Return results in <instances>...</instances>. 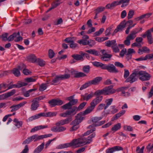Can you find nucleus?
Masks as SVG:
<instances>
[{"label": "nucleus", "mask_w": 153, "mask_h": 153, "mask_svg": "<svg viewBox=\"0 0 153 153\" xmlns=\"http://www.w3.org/2000/svg\"><path fill=\"white\" fill-rule=\"evenodd\" d=\"M134 14V11L132 10H130L128 13L127 18L128 19L132 18Z\"/></svg>", "instance_id": "43"}, {"label": "nucleus", "mask_w": 153, "mask_h": 153, "mask_svg": "<svg viewBox=\"0 0 153 153\" xmlns=\"http://www.w3.org/2000/svg\"><path fill=\"white\" fill-rule=\"evenodd\" d=\"M90 67L89 65H86L83 66L82 70L83 72L86 74L88 73L90 71Z\"/></svg>", "instance_id": "41"}, {"label": "nucleus", "mask_w": 153, "mask_h": 153, "mask_svg": "<svg viewBox=\"0 0 153 153\" xmlns=\"http://www.w3.org/2000/svg\"><path fill=\"white\" fill-rule=\"evenodd\" d=\"M72 57L77 60L83 61L84 60L82 56L79 54H74L72 55Z\"/></svg>", "instance_id": "34"}, {"label": "nucleus", "mask_w": 153, "mask_h": 153, "mask_svg": "<svg viewBox=\"0 0 153 153\" xmlns=\"http://www.w3.org/2000/svg\"><path fill=\"white\" fill-rule=\"evenodd\" d=\"M137 76H139V79L142 81H146L150 80L151 75L146 71H137Z\"/></svg>", "instance_id": "4"}, {"label": "nucleus", "mask_w": 153, "mask_h": 153, "mask_svg": "<svg viewBox=\"0 0 153 153\" xmlns=\"http://www.w3.org/2000/svg\"><path fill=\"white\" fill-rule=\"evenodd\" d=\"M57 113L56 112H47V117H51L56 116Z\"/></svg>", "instance_id": "57"}, {"label": "nucleus", "mask_w": 153, "mask_h": 153, "mask_svg": "<svg viewBox=\"0 0 153 153\" xmlns=\"http://www.w3.org/2000/svg\"><path fill=\"white\" fill-rule=\"evenodd\" d=\"M102 96H96L95 98L94 99L91 103L95 107L98 104L101 102L103 99Z\"/></svg>", "instance_id": "13"}, {"label": "nucleus", "mask_w": 153, "mask_h": 153, "mask_svg": "<svg viewBox=\"0 0 153 153\" xmlns=\"http://www.w3.org/2000/svg\"><path fill=\"white\" fill-rule=\"evenodd\" d=\"M10 108H11V112L16 111L19 108L17 105H12L10 107Z\"/></svg>", "instance_id": "56"}, {"label": "nucleus", "mask_w": 153, "mask_h": 153, "mask_svg": "<svg viewBox=\"0 0 153 153\" xmlns=\"http://www.w3.org/2000/svg\"><path fill=\"white\" fill-rule=\"evenodd\" d=\"M74 37H69L65 39V41L67 43H71L72 42H73L74 41L73 40V39Z\"/></svg>", "instance_id": "59"}, {"label": "nucleus", "mask_w": 153, "mask_h": 153, "mask_svg": "<svg viewBox=\"0 0 153 153\" xmlns=\"http://www.w3.org/2000/svg\"><path fill=\"white\" fill-rule=\"evenodd\" d=\"M68 115L73 116L77 112V107L74 106L70 110L66 111Z\"/></svg>", "instance_id": "18"}, {"label": "nucleus", "mask_w": 153, "mask_h": 153, "mask_svg": "<svg viewBox=\"0 0 153 153\" xmlns=\"http://www.w3.org/2000/svg\"><path fill=\"white\" fill-rule=\"evenodd\" d=\"M116 41L115 40H112L111 41H108L105 42V45L108 47H112L114 44H115Z\"/></svg>", "instance_id": "35"}, {"label": "nucleus", "mask_w": 153, "mask_h": 153, "mask_svg": "<svg viewBox=\"0 0 153 153\" xmlns=\"http://www.w3.org/2000/svg\"><path fill=\"white\" fill-rule=\"evenodd\" d=\"M115 107L116 106L114 105L111 106V108L112 109V110L111 111V113L114 114L117 112L118 110Z\"/></svg>", "instance_id": "63"}, {"label": "nucleus", "mask_w": 153, "mask_h": 153, "mask_svg": "<svg viewBox=\"0 0 153 153\" xmlns=\"http://www.w3.org/2000/svg\"><path fill=\"white\" fill-rule=\"evenodd\" d=\"M105 104L104 103H101L100 104L97 108V111H100L102 110L103 108H104Z\"/></svg>", "instance_id": "55"}, {"label": "nucleus", "mask_w": 153, "mask_h": 153, "mask_svg": "<svg viewBox=\"0 0 153 153\" xmlns=\"http://www.w3.org/2000/svg\"><path fill=\"white\" fill-rule=\"evenodd\" d=\"M71 104L68 102V103L64 105L61 106L62 108L64 110H69L71 108Z\"/></svg>", "instance_id": "44"}, {"label": "nucleus", "mask_w": 153, "mask_h": 153, "mask_svg": "<svg viewBox=\"0 0 153 153\" xmlns=\"http://www.w3.org/2000/svg\"><path fill=\"white\" fill-rule=\"evenodd\" d=\"M102 118V117H95L91 118V121L93 124L90 125L88 127V128L91 129L87 131L84 134L85 135L89 134L93 132L95 130V128L94 127L97 126L96 125L99 122V121L101 120Z\"/></svg>", "instance_id": "2"}, {"label": "nucleus", "mask_w": 153, "mask_h": 153, "mask_svg": "<svg viewBox=\"0 0 153 153\" xmlns=\"http://www.w3.org/2000/svg\"><path fill=\"white\" fill-rule=\"evenodd\" d=\"M48 127V126L46 125H40L34 127V128H32L30 130L31 132H33L35 131H37L38 130L41 129H44L45 128H47Z\"/></svg>", "instance_id": "19"}, {"label": "nucleus", "mask_w": 153, "mask_h": 153, "mask_svg": "<svg viewBox=\"0 0 153 153\" xmlns=\"http://www.w3.org/2000/svg\"><path fill=\"white\" fill-rule=\"evenodd\" d=\"M16 90L14 89H13L10 92L4 94L6 98L13 95L16 93Z\"/></svg>", "instance_id": "37"}, {"label": "nucleus", "mask_w": 153, "mask_h": 153, "mask_svg": "<svg viewBox=\"0 0 153 153\" xmlns=\"http://www.w3.org/2000/svg\"><path fill=\"white\" fill-rule=\"evenodd\" d=\"M86 104V102H84L81 103L78 107H77V111L82 109L85 106Z\"/></svg>", "instance_id": "50"}, {"label": "nucleus", "mask_w": 153, "mask_h": 153, "mask_svg": "<svg viewBox=\"0 0 153 153\" xmlns=\"http://www.w3.org/2000/svg\"><path fill=\"white\" fill-rule=\"evenodd\" d=\"M138 33V32H137L135 30L132 31L126 37L130 40H133L136 37V34Z\"/></svg>", "instance_id": "21"}, {"label": "nucleus", "mask_w": 153, "mask_h": 153, "mask_svg": "<svg viewBox=\"0 0 153 153\" xmlns=\"http://www.w3.org/2000/svg\"><path fill=\"white\" fill-rule=\"evenodd\" d=\"M37 62L38 63V64L41 66H44L45 64V62L43 60L38 59Z\"/></svg>", "instance_id": "54"}, {"label": "nucleus", "mask_w": 153, "mask_h": 153, "mask_svg": "<svg viewBox=\"0 0 153 153\" xmlns=\"http://www.w3.org/2000/svg\"><path fill=\"white\" fill-rule=\"evenodd\" d=\"M130 0H119L120 4H122L121 6L122 7H124L127 6L129 4Z\"/></svg>", "instance_id": "30"}, {"label": "nucleus", "mask_w": 153, "mask_h": 153, "mask_svg": "<svg viewBox=\"0 0 153 153\" xmlns=\"http://www.w3.org/2000/svg\"><path fill=\"white\" fill-rule=\"evenodd\" d=\"M49 105L51 107H53L56 105H60L64 103L63 102L59 99H53L48 102Z\"/></svg>", "instance_id": "7"}, {"label": "nucleus", "mask_w": 153, "mask_h": 153, "mask_svg": "<svg viewBox=\"0 0 153 153\" xmlns=\"http://www.w3.org/2000/svg\"><path fill=\"white\" fill-rule=\"evenodd\" d=\"M94 95V94L93 93L91 92L89 94L87 93L85 94L84 95H82V97L83 100L88 101L92 98Z\"/></svg>", "instance_id": "20"}, {"label": "nucleus", "mask_w": 153, "mask_h": 153, "mask_svg": "<svg viewBox=\"0 0 153 153\" xmlns=\"http://www.w3.org/2000/svg\"><path fill=\"white\" fill-rule=\"evenodd\" d=\"M65 74L60 75L61 79H65L69 78L70 76V71L68 69H66L65 71Z\"/></svg>", "instance_id": "17"}, {"label": "nucleus", "mask_w": 153, "mask_h": 153, "mask_svg": "<svg viewBox=\"0 0 153 153\" xmlns=\"http://www.w3.org/2000/svg\"><path fill=\"white\" fill-rule=\"evenodd\" d=\"M63 120L65 124H67L71 122L72 120V117H69Z\"/></svg>", "instance_id": "61"}, {"label": "nucleus", "mask_w": 153, "mask_h": 153, "mask_svg": "<svg viewBox=\"0 0 153 153\" xmlns=\"http://www.w3.org/2000/svg\"><path fill=\"white\" fill-rule=\"evenodd\" d=\"M102 79V78L101 77L99 76L96 77L94 78L92 80L89 81L82 85L80 88V90H82L89 86L91 85H98Z\"/></svg>", "instance_id": "3"}, {"label": "nucleus", "mask_w": 153, "mask_h": 153, "mask_svg": "<svg viewBox=\"0 0 153 153\" xmlns=\"http://www.w3.org/2000/svg\"><path fill=\"white\" fill-rule=\"evenodd\" d=\"M143 36L144 38H145L146 36H147L149 43L150 44L152 43V38L150 30H148L143 35Z\"/></svg>", "instance_id": "11"}, {"label": "nucleus", "mask_w": 153, "mask_h": 153, "mask_svg": "<svg viewBox=\"0 0 153 153\" xmlns=\"http://www.w3.org/2000/svg\"><path fill=\"white\" fill-rule=\"evenodd\" d=\"M23 73L25 75H27L30 74L31 72L28 69L25 68L23 70Z\"/></svg>", "instance_id": "62"}, {"label": "nucleus", "mask_w": 153, "mask_h": 153, "mask_svg": "<svg viewBox=\"0 0 153 153\" xmlns=\"http://www.w3.org/2000/svg\"><path fill=\"white\" fill-rule=\"evenodd\" d=\"M18 35H19V32H18L17 33H15L13 34L10 35L8 38L7 40L9 42L13 41L15 38H16Z\"/></svg>", "instance_id": "28"}, {"label": "nucleus", "mask_w": 153, "mask_h": 153, "mask_svg": "<svg viewBox=\"0 0 153 153\" xmlns=\"http://www.w3.org/2000/svg\"><path fill=\"white\" fill-rule=\"evenodd\" d=\"M137 75V71L133 73L130 75V76L126 79L125 82L132 83L135 82L137 80V79L135 77Z\"/></svg>", "instance_id": "10"}, {"label": "nucleus", "mask_w": 153, "mask_h": 153, "mask_svg": "<svg viewBox=\"0 0 153 153\" xmlns=\"http://www.w3.org/2000/svg\"><path fill=\"white\" fill-rule=\"evenodd\" d=\"M95 107L91 103L90 105L84 111L82 112V113L83 115H86L91 112L95 108Z\"/></svg>", "instance_id": "16"}, {"label": "nucleus", "mask_w": 153, "mask_h": 153, "mask_svg": "<svg viewBox=\"0 0 153 153\" xmlns=\"http://www.w3.org/2000/svg\"><path fill=\"white\" fill-rule=\"evenodd\" d=\"M120 3L119 0L115 1L112 2L111 3V4L113 8H114L117 5H120Z\"/></svg>", "instance_id": "51"}, {"label": "nucleus", "mask_w": 153, "mask_h": 153, "mask_svg": "<svg viewBox=\"0 0 153 153\" xmlns=\"http://www.w3.org/2000/svg\"><path fill=\"white\" fill-rule=\"evenodd\" d=\"M94 94L96 96H101V95L102 94L105 95L104 88L101 90H98L95 91Z\"/></svg>", "instance_id": "33"}, {"label": "nucleus", "mask_w": 153, "mask_h": 153, "mask_svg": "<svg viewBox=\"0 0 153 153\" xmlns=\"http://www.w3.org/2000/svg\"><path fill=\"white\" fill-rule=\"evenodd\" d=\"M86 76V75L82 72H77V71L76 75L74 76L75 78H79L81 77H84Z\"/></svg>", "instance_id": "48"}, {"label": "nucleus", "mask_w": 153, "mask_h": 153, "mask_svg": "<svg viewBox=\"0 0 153 153\" xmlns=\"http://www.w3.org/2000/svg\"><path fill=\"white\" fill-rule=\"evenodd\" d=\"M14 75L16 77H18L20 75V72L19 69L16 68H14L12 72Z\"/></svg>", "instance_id": "40"}, {"label": "nucleus", "mask_w": 153, "mask_h": 153, "mask_svg": "<svg viewBox=\"0 0 153 153\" xmlns=\"http://www.w3.org/2000/svg\"><path fill=\"white\" fill-rule=\"evenodd\" d=\"M80 123L77 119H76L73 120L70 124V125L73 126L71 128V131H75L79 127L78 125Z\"/></svg>", "instance_id": "12"}, {"label": "nucleus", "mask_w": 153, "mask_h": 153, "mask_svg": "<svg viewBox=\"0 0 153 153\" xmlns=\"http://www.w3.org/2000/svg\"><path fill=\"white\" fill-rule=\"evenodd\" d=\"M55 53L52 49H49L48 51V56L50 59L52 58L55 56Z\"/></svg>", "instance_id": "52"}, {"label": "nucleus", "mask_w": 153, "mask_h": 153, "mask_svg": "<svg viewBox=\"0 0 153 153\" xmlns=\"http://www.w3.org/2000/svg\"><path fill=\"white\" fill-rule=\"evenodd\" d=\"M112 48L114 52L115 53L118 52L120 51V50L117 46L116 42H115V44L112 46Z\"/></svg>", "instance_id": "45"}, {"label": "nucleus", "mask_w": 153, "mask_h": 153, "mask_svg": "<svg viewBox=\"0 0 153 153\" xmlns=\"http://www.w3.org/2000/svg\"><path fill=\"white\" fill-rule=\"evenodd\" d=\"M103 70H106L110 73L117 74L119 72L118 70L113 64H105Z\"/></svg>", "instance_id": "5"}, {"label": "nucleus", "mask_w": 153, "mask_h": 153, "mask_svg": "<svg viewBox=\"0 0 153 153\" xmlns=\"http://www.w3.org/2000/svg\"><path fill=\"white\" fill-rule=\"evenodd\" d=\"M104 30V29L103 28H100L99 30L95 32L94 34V36H99L101 34Z\"/></svg>", "instance_id": "49"}, {"label": "nucleus", "mask_w": 153, "mask_h": 153, "mask_svg": "<svg viewBox=\"0 0 153 153\" xmlns=\"http://www.w3.org/2000/svg\"><path fill=\"white\" fill-rule=\"evenodd\" d=\"M88 40L84 39H80L78 40V42L80 45H88Z\"/></svg>", "instance_id": "47"}, {"label": "nucleus", "mask_w": 153, "mask_h": 153, "mask_svg": "<svg viewBox=\"0 0 153 153\" xmlns=\"http://www.w3.org/2000/svg\"><path fill=\"white\" fill-rule=\"evenodd\" d=\"M13 122L15 123V125L17 128H19L21 127L22 125L23 122L22 121H19L18 119L15 118L13 120Z\"/></svg>", "instance_id": "26"}, {"label": "nucleus", "mask_w": 153, "mask_h": 153, "mask_svg": "<svg viewBox=\"0 0 153 153\" xmlns=\"http://www.w3.org/2000/svg\"><path fill=\"white\" fill-rule=\"evenodd\" d=\"M114 65L117 67L123 68L124 67L123 65L120 62H114Z\"/></svg>", "instance_id": "60"}, {"label": "nucleus", "mask_w": 153, "mask_h": 153, "mask_svg": "<svg viewBox=\"0 0 153 153\" xmlns=\"http://www.w3.org/2000/svg\"><path fill=\"white\" fill-rule=\"evenodd\" d=\"M135 53V51L133 49L129 48L128 49L127 52H126V55L128 56L127 58L128 57L129 59L131 58V56L130 55V54L132 53Z\"/></svg>", "instance_id": "31"}, {"label": "nucleus", "mask_w": 153, "mask_h": 153, "mask_svg": "<svg viewBox=\"0 0 153 153\" xmlns=\"http://www.w3.org/2000/svg\"><path fill=\"white\" fill-rule=\"evenodd\" d=\"M40 140H41L40 135L39 136L38 134H34L28 137L23 142L22 144H28L32 141L33 140L34 142H36Z\"/></svg>", "instance_id": "6"}, {"label": "nucleus", "mask_w": 153, "mask_h": 153, "mask_svg": "<svg viewBox=\"0 0 153 153\" xmlns=\"http://www.w3.org/2000/svg\"><path fill=\"white\" fill-rule=\"evenodd\" d=\"M47 84L42 83L40 86L39 90L40 91H43L47 88Z\"/></svg>", "instance_id": "46"}, {"label": "nucleus", "mask_w": 153, "mask_h": 153, "mask_svg": "<svg viewBox=\"0 0 153 153\" xmlns=\"http://www.w3.org/2000/svg\"><path fill=\"white\" fill-rule=\"evenodd\" d=\"M113 100L112 98L108 99L106 100L105 102L106 105L104 107V110H106L111 104Z\"/></svg>", "instance_id": "36"}, {"label": "nucleus", "mask_w": 153, "mask_h": 153, "mask_svg": "<svg viewBox=\"0 0 153 153\" xmlns=\"http://www.w3.org/2000/svg\"><path fill=\"white\" fill-rule=\"evenodd\" d=\"M126 21L124 20L120 23V24L117 26V27L119 31H121L123 28L126 27Z\"/></svg>", "instance_id": "23"}, {"label": "nucleus", "mask_w": 153, "mask_h": 153, "mask_svg": "<svg viewBox=\"0 0 153 153\" xmlns=\"http://www.w3.org/2000/svg\"><path fill=\"white\" fill-rule=\"evenodd\" d=\"M28 59L30 61L33 63L35 62L36 61H37V60L36 56L34 55L29 56L28 57Z\"/></svg>", "instance_id": "38"}, {"label": "nucleus", "mask_w": 153, "mask_h": 153, "mask_svg": "<svg viewBox=\"0 0 153 153\" xmlns=\"http://www.w3.org/2000/svg\"><path fill=\"white\" fill-rule=\"evenodd\" d=\"M61 1H57V0L54 1L51 4L53 8H55L59 5L61 2Z\"/></svg>", "instance_id": "39"}, {"label": "nucleus", "mask_w": 153, "mask_h": 153, "mask_svg": "<svg viewBox=\"0 0 153 153\" xmlns=\"http://www.w3.org/2000/svg\"><path fill=\"white\" fill-rule=\"evenodd\" d=\"M113 87V85H111L104 88L105 95L111 94L115 93L116 91L115 89H112Z\"/></svg>", "instance_id": "8"}, {"label": "nucleus", "mask_w": 153, "mask_h": 153, "mask_svg": "<svg viewBox=\"0 0 153 153\" xmlns=\"http://www.w3.org/2000/svg\"><path fill=\"white\" fill-rule=\"evenodd\" d=\"M96 134L93 133L87 138L82 137L77 139L79 147L83 145L90 144L92 141V138L95 137Z\"/></svg>", "instance_id": "1"}, {"label": "nucleus", "mask_w": 153, "mask_h": 153, "mask_svg": "<svg viewBox=\"0 0 153 153\" xmlns=\"http://www.w3.org/2000/svg\"><path fill=\"white\" fill-rule=\"evenodd\" d=\"M121 128V125L120 123H118L114 125L111 128V130L115 132L119 130Z\"/></svg>", "instance_id": "27"}, {"label": "nucleus", "mask_w": 153, "mask_h": 153, "mask_svg": "<svg viewBox=\"0 0 153 153\" xmlns=\"http://www.w3.org/2000/svg\"><path fill=\"white\" fill-rule=\"evenodd\" d=\"M36 79H35L33 77H30L25 79V81L27 82H34L36 81Z\"/></svg>", "instance_id": "53"}, {"label": "nucleus", "mask_w": 153, "mask_h": 153, "mask_svg": "<svg viewBox=\"0 0 153 153\" xmlns=\"http://www.w3.org/2000/svg\"><path fill=\"white\" fill-rule=\"evenodd\" d=\"M8 34L7 33H5L3 34L2 35V38L3 41H6L8 40Z\"/></svg>", "instance_id": "58"}, {"label": "nucleus", "mask_w": 153, "mask_h": 153, "mask_svg": "<svg viewBox=\"0 0 153 153\" xmlns=\"http://www.w3.org/2000/svg\"><path fill=\"white\" fill-rule=\"evenodd\" d=\"M84 115L82 113V112L78 114L76 116V119H77L78 121L80 123L83 120L84 117L82 116Z\"/></svg>", "instance_id": "32"}, {"label": "nucleus", "mask_w": 153, "mask_h": 153, "mask_svg": "<svg viewBox=\"0 0 153 153\" xmlns=\"http://www.w3.org/2000/svg\"><path fill=\"white\" fill-rule=\"evenodd\" d=\"M27 83L25 82L19 81L16 84H13L9 86L8 87V89H9L13 88H19L22 86L27 85Z\"/></svg>", "instance_id": "9"}, {"label": "nucleus", "mask_w": 153, "mask_h": 153, "mask_svg": "<svg viewBox=\"0 0 153 153\" xmlns=\"http://www.w3.org/2000/svg\"><path fill=\"white\" fill-rule=\"evenodd\" d=\"M65 148L69 147L72 146H75L76 147H79L77 139L73 140L69 143H65Z\"/></svg>", "instance_id": "14"}, {"label": "nucleus", "mask_w": 153, "mask_h": 153, "mask_svg": "<svg viewBox=\"0 0 153 153\" xmlns=\"http://www.w3.org/2000/svg\"><path fill=\"white\" fill-rule=\"evenodd\" d=\"M86 52L88 53L95 56H98L99 55V52L94 49H90L86 51Z\"/></svg>", "instance_id": "29"}, {"label": "nucleus", "mask_w": 153, "mask_h": 153, "mask_svg": "<svg viewBox=\"0 0 153 153\" xmlns=\"http://www.w3.org/2000/svg\"><path fill=\"white\" fill-rule=\"evenodd\" d=\"M39 106V102L33 99L32 101V103L31 105L30 109L32 111L36 110Z\"/></svg>", "instance_id": "15"}, {"label": "nucleus", "mask_w": 153, "mask_h": 153, "mask_svg": "<svg viewBox=\"0 0 153 153\" xmlns=\"http://www.w3.org/2000/svg\"><path fill=\"white\" fill-rule=\"evenodd\" d=\"M56 125L57 126H62L65 125L64 122L63 120H61L60 121L57 122L56 123Z\"/></svg>", "instance_id": "64"}, {"label": "nucleus", "mask_w": 153, "mask_h": 153, "mask_svg": "<svg viewBox=\"0 0 153 153\" xmlns=\"http://www.w3.org/2000/svg\"><path fill=\"white\" fill-rule=\"evenodd\" d=\"M92 64L94 66L97 67H100L103 70L105 64H103L101 62L97 61L93 62Z\"/></svg>", "instance_id": "25"}, {"label": "nucleus", "mask_w": 153, "mask_h": 153, "mask_svg": "<svg viewBox=\"0 0 153 153\" xmlns=\"http://www.w3.org/2000/svg\"><path fill=\"white\" fill-rule=\"evenodd\" d=\"M45 146L44 143H42L41 145L36 148L33 152L34 153H39L43 149Z\"/></svg>", "instance_id": "24"}, {"label": "nucleus", "mask_w": 153, "mask_h": 153, "mask_svg": "<svg viewBox=\"0 0 153 153\" xmlns=\"http://www.w3.org/2000/svg\"><path fill=\"white\" fill-rule=\"evenodd\" d=\"M40 117L39 114H36L34 116H32L30 117L28 120L29 121H31L33 120H36L39 118Z\"/></svg>", "instance_id": "42"}, {"label": "nucleus", "mask_w": 153, "mask_h": 153, "mask_svg": "<svg viewBox=\"0 0 153 153\" xmlns=\"http://www.w3.org/2000/svg\"><path fill=\"white\" fill-rule=\"evenodd\" d=\"M61 79L60 75L56 76L55 78L53 80L52 82H51V85H57L59 83V81Z\"/></svg>", "instance_id": "22"}]
</instances>
